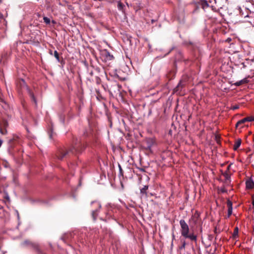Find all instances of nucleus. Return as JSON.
Returning a JSON list of instances; mask_svg holds the SVG:
<instances>
[{
	"instance_id": "f257e3e1",
	"label": "nucleus",
	"mask_w": 254,
	"mask_h": 254,
	"mask_svg": "<svg viewBox=\"0 0 254 254\" xmlns=\"http://www.w3.org/2000/svg\"><path fill=\"white\" fill-rule=\"evenodd\" d=\"M84 148V146L81 141L77 138H74L71 147L68 149L65 148L59 149L57 153L56 156L59 160H62L69 156L70 154L76 155L80 153Z\"/></svg>"
},
{
	"instance_id": "f03ea898",
	"label": "nucleus",
	"mask_w": 254,
	"mask_h": 254,
	"mask_svg": "<svg viewBox=\"0 0 254 254\" xmlns=\"http://www.w3.org/2000/svg\"><path fill=\"white\" fill-rule=\"evenodd\" d=\"M180 225L181 226V233L183 237L185 238L189 239L192 241L196 242L197 241L196 235H194L193 233L189 234V226L185 220H180Z\"/></svg>"
},
{
	"instance_id": "7ed1b4c3",
	"label": "nucleus",
	"mask_w": 254,
	"mask_h": 254,
	"mask_svg": "<svg viewBox=\"0 0 254 254\" xmlns=\"http://www.w3.org/2000/svg\"><path fill=\"white\" fill-rule=\"evenodd\" d=\"M22 246L24 247H28L33 250L36 251L39 254H45L40 250L39 245L35 242H33L29 240H26L24 241L22 244Z\"/></svg>"
},
{
	"instance_id": "20e7f679",
	"label": "nucleus",
	"mask_w": 254,
	"mask_h": 254,
	"mask_svg": "<svg viewBox=\"0 0 254 254\" xmlns=\"http://www.w3.org/2000/svg\"><path fill=\"white\" fill-rule=\"evenodd\" d=\"M144 143V149L150 152H152V148L156 145V140L153 138H146Z\"/></svg>"
},
{
	"instance_id": "39448f33",
	"label": "nucleus",
	"mask_w": 254,
	"mask_h": 254,
	"mask_svg": "<svg viewBox=\"0 0 254 254\" xmlns=\"http://www.w3.org/2000/svg\"><path fill=\"white\" fill-rule=\"evenodd\" d=\"M19 137L17 135H13L12 138L9 139L8 142V151L10 154H12V150L15 145L18 142Z\"/></svg>"
},
{
	"instance_id": "423d86ee",
	"label": "nucleus",
	"mask_w": 254,
	"mask_h": 254,
	"mask_svg": "<svg viewBox=\"0 0 254 254\" xmlns=\"http://www.w3.org/2000/svg\"><path fill=\"white\" fill-rule=\"evenodd\" d=\"M92 206L95 208L92 211V216L94 220H95L97 216V212L100 209L101 205L100 203L98 201H93L91 203Z\"/></svg>"
},
{
	"instance_id": "0eeeda50",
	"label": "nucleus",
	"mask_w": 254,
	"mask_h": 254,
	"mask_svg": "<svg viewBox=\"0 0 254 254\" xmlns=\"http://www.w3.org/2000/svg\"><path fill=\"white\" fill-rule=\"evenodd\" d=\"M200 218V215L198 211H195L194 214L191 216L190 221H192L194 225L197 224L198 223V221Z\"/></svg>"
},
{
	"instance_id": "6e6552de",
	"label": "nucleus",
	"mask_w": 254,
	"mask_h": 254,
	"mask_svg": "<svg viewBox=\"0 0 254 254\" xmlns=\"http://www.w3.org/2000/svg\"><path fill=\"white\" fill-rule=\"evenodd\" d=\"M102 56L105 58V61H111L114 59V57L109 52L105 50L102 52Z\"/></svg>"
},
{
	"instance_id": "1a4fd4ad",
	"label": "nucleus",
	"mask_w": 254,
	"mask_h": 254,
	"mask_svg": "<svg viewBox=\"0 0 254 254\" xmlns=\"http://www.w3.org/2000/svg\"><path fill=\"white\" fill-rule=\"evenodd\" d=\"M227 205L228 207L227 218H229L230 216L232 214V210H233L232 202L230 199H228L227 200Z\"/></svg>"
},
{
	"instance_id": "9d476101",
	"label": "nucleus",
	"mask_w": 254,
	"mask_h": 254,
	"mask_svg": "<svg viewBox=\"0 0 254 254\" xmlns=\"http://www.w3.org/2000/svg\"><path fill=\"white\" fill-rule=\"evenodd\" d=\"M246 122H247L246 121L245 118L239 121L235 125L236 128L240 127V128H242L244 127V124Z\"/></svg>"
},
{
	"instance_id": "9b49d317",
	"label": "nucleus",
	"mask_w": 254,
	"mask_h": 254,
	"mask_svg": "<svg viewBox=\"0 0 254 254\" xmlns=\"http://www.w3.org/2000/svg\"><path fill=\"white\" fill-rule=\"evenodd\" d=\"M185 82L180 81V82L178 83V85L176 86V87L174 89L175 92H178L182 90V89L185 86Z\"/></svg>"
},
{
	"instance_id": "f8f14e48",
	"label": "nucleus",
	"mask_w": 254,
	"mask_h": 254,
	"mask_svg": "<svg viewBox=\"0 0 254 254\" xmlns=\"http://www.w3.org/2000/svg\"><path fill=\"white\" fill-rule=\"evenodd\" d=\"M199 4L201 6V8L203 9L207 8L209 7V4L206 0H200L199 2Z\"/></svg>"
},
{
	"instance_id": "ddd939ff",
	"label": "nucleus",
	"mask_w": 254,
	"mask_h": 254,
	"mask_svg": "<svg viewBox=\"0 0 254 254\" xmlns=\"http://www.w3.org/2000/svg\"><path fill=\"white\" fill-rule=\"evenodd\" d=\"M246 188L249 189H252L254 187V182L251 179L247 180L246 182Z\"/></svg>"
},
{
	"instance_id": "4468645a",
	"label": "nucleus",
	"mask_w": 254,
	"mask_h": 254,
	"mask_svg": "<svg viewBox=\"0 0 254 254\" xmlns=\"http://www.w3.org/2000/svg\"><path fill=\"white\" fill-rule=\"evenodd\" d=\"M223 176L225 178V183L228 184L230 183V175L229 174L228 171H225L224 173H223Z\"/></svg>"
},
{
	"instance_id": "2eb2a0df",
	"label": "nucleus",
	"mask_w": 254,
	"mask_h": 254,
	"mask_svg": "<svg viewBox=\"0 0 254 254\" xmlns=\"http://www.w3.org/2000/svg\"><path fill=\"white\" fill-rule=\"evenodd\" d=\"M242 140L241 139H238L236 140L234 145L233 146V149L237 150L241 144Z\"/></svg>"
},
{
	"instance_id": "dca6fc26",
	"label": "nucleus",
	"mask_w": 254,
	"mask_h": 254,
	"mask_svg": "<svg viewBox=\"0 0 254 254\" xmlns=\"http://www.w3.org/2000/svg\"><path fill=\"white\" fill-rule=\"evenodd\" d=\"M27 89L31 99L34 102L35 104H36V100L34 95L33 93L31 91V90L29 88L27 87Z\"/></svg>"
},
{
	"instance_id": "f3484780",
	"label": "nucleus",
	"mask_w": 254,
	"mask_h": 254,
	"mask_svg": "<svg viewBox=\"0 0 254 254\" xmlns=\"http://www.w3.org/2000/svg\"><path fill=\"white\" fill-rule=\"evenodd\" d=\"M1 102L2 103L1 106L4 110H7L9 109V105L5 102V101L3 99H1Z\"/></svg>"
},
{
	"instance_id": "a211bd4d",
	"label": "nucleus",
	"mask_w": 254,
	"mask_h": 254,
	"mask_svg": "<svg viewBox=\"0 0 254 254\" xmlns=\"http://www.w3.org/2000/svg\"><path fill=\"white\" fill-rule=\"evenodd\" d=\"M148 189V186L145 185L144 186L143 188L140 189V193L142 194H144L145 195H147L146 190Z\"/></svg>"
},
{
	"instance_id": "6ab92c4d",
	"label": "nucleus",
	"mask_w": 254,
	"mask_h": 254,
	"mask_svg": "<svg viewBox=\"0 0 254 254\" xmlns=\"http://www.w3.org/2000/svg\"><path fill=\"white\" fill-rule=\"evenodd\" d=\"M1 127L6 129V128L8 126V124L7 121L3 120L2 121L1 124Z\"/></svg>"
},
{
	"instance_id": "aec40b11",
	"label": "nucleus",
	"mask_w": 254,
	"mask_h": 254,
	"mask_svg": "<svg viewBox=\"0 0 254 254\" xmlns=\"http://www.w3.org/2000/svg\"><path fill=\"white\" fill-rule=\"evenodd\" d=\"M238 232H239L238 228V227H236L234 229V232L233 234V239H235L238 237Z\"/></svg>"
},
{
	"instance_id": "412c9836",
	"label": "nucleus",
	"mask_w": 254,
	"mask_h": 254,
	"mask_svg": "<svg viewBox=\"0 0 254 254\" xmlns=\"http://www.w3.org/2000/svg\"><path fill=\"white\" fill-rule=\"evenodd\" d=\"M117 6H118V8L119 10L123 11V9H124V7L125 6V5L121 1H119L118 3Z\"/></svg>"
},
{
	"instance_id": "4be33fe9",
	"label": "nucleus",
	"mask_w": 254,
	"mask_h": 254,
	"mask_svg": "<svg viewBox=\"0 0 254 254\" xmlns=\"http://www.w3.org/2000/svg\"><path fill=\"white\" fill-rule=\"evenodd\" d=\"M0 133L3 135H5L7 133V131L6 129L1 127H0Z\"/></svg>"
},
{
	"instance_id": "5701e85b",
	"label": "nucleus",
	"mask_w": 254,
	"mask_h": 254,
	"mask_svg": "<svg viewBox=\"0 0 254 254\" xmlns=\"http://www.w3.org/2000/svg\"><path fill=\"white\" fill-rule=\"evenodd\" d=\"M54 57L56 58L58 62H60V57L58 52L57 51H55L54 53Z\"/></svg>"
},
{
	"instance_id": "b1692460",
	"label": "nucleus",
	"mask_w": 254,
	"mask_h": 254,
	"mask_svg": "<svg viewBox=\"0 0 254 254\" xmlns=\"http://www.w3.org/2000/svg\"><path fill=\"white\" fill-rule=\"evenodd\" d=\"M245 118H246V121L247 122L254 121V117H253V116L247 117Z\"/></svg>"
},
{
	"instance_id": "393cba45",
	"label": "nucleus",
	"mask_w": 254,
	"mask_h": 254,
	"mask_svg": "<svg viewBox=\"0 0 254 254\" xmlns=\"http://www.w3.org/2000/svg\"><path fill=\"white\" fill-rule=\"evenodd\" d=\"M43 20L44 22L47 24L50 23V19L47 17H44Z\"/></svg>"
},
{
	"instance_id": "a878e982",
	"label": "nucleus",
	"mask_w": 254,
	"mask_h": 254,
	"mask_svg": "<svg viewBox=\"0 0 254 254\" xmlns=\"http://www.w3.org/2000/svg\"><path fill=\"white\" fill-rule=\"evenodd\" d=\"M242 84H244V83L243 82V80H241L240 81H239L238 82H235V83H234V85L236 86H239Z\"/></svg>"
},
{
	"instance_id": "bb28decb",
	"label": "nucleus",
	"mask_w": 254,
	"mask_h": 254,
	"mask_svg": "<svg viewBox=\"0 0 254 254\" xmlns=\"http://www.w3.org/2000/svg\"><path fill=\"white\" fill-rule=\"evenodd\" d=\"M49 136L50 138H52L53 135L54 134V132H53L52 129L50 128V130L48 132Z\"/></svg>"
},
{
	"instance_id": "cd10ccee",
	"label": "nucleus",
	"mask_w": 254,
	"mask_h": 254,
	"mask_svg": "<svg viewBox=\"0 0 254 254\" xmlns=\"http://www.w3.org/2000/svg\"><path fill=\"white\" fill-rule=\"evenodd\" d=\"M239 108V106L238 105H235L231 107V109L232 110H235Z\"/></svg>"
},
{
	"instance_id": "c85d7f7f",
	"label": "nucleus",
	"mask_w": 254,
	"mask_h": 254,
	"mask_svg": "<svg viewBox=\"0 0 254 254\" xmlns=\"http://www.w3.org/2000/svg\"><path fill=\"white\" fill-rule=\"evenodd\" d=\"M101 79L99 77H96V82L97 84H99L101 83Z\"/></svg>"
},
{
	"instance_id": "c756f323",
	"label": "nucleus",
	"mask_w": 254,
	"mask_h": 254,
	"mask_svg": "<svg viewBox=\"0 0 254 254\" xmlns=\"http://www.w3.org/2000/svg\"><path fill=\"white\" fill-rule=\"evenodd\" d=\"M119 170H120V174L121 175H123V170L122 169V167L120 165H119Z\"/></svg>"
},
{
	"instance_id": "7c9ffc66",
	"label": "nucleus",
	"mask_w": 254,
	"mask_h": 254,
	"mask_svg": "<svg viewBox=\"0 0 254 254\" xmlns=\"http://www.w3.org/2000/svg\"><path fill=\"white\" fill-rule=\"evenodd\" d=\"M242 80H243L244 84L247 83L249 82V80L247 79V78H244L243 79H242Z\"/></svg>"
},
{
	"instance_id": "2f4dec72",
	"label": "nucleus",
	"mask_w": 254,
	"mask_h": 254,
	"mask_svg": "<svg viewBox=\"0 0 254 254\" xmlns=\"http://www.w3.org/2000/svg\"><path fill=\"white\" fill-rule=\"evenodd\" d=\"M186 247V243L185 242H184L182 246L181 247L180 249H184Z\"/></svg>"
},
{
	"instance_id": "473e14b6",
	"label": "nucleus",
	"mask_w": 254,
	"mask_h": 254,
	"mask_svg": "<svg viewBox=\"0 0 254 254\" xmlns=\"http://www.w3.org/2000/svg\"><path fill=\"white\" fill-rule=\"evenodd\" d=\"M96 92L98 96H100V93L98 90H96Z\"/></svg>"
},
{
	"instance_id": "72a5a7b5",
	"label": "nucleus",
	"mask_w": 254,
	"mask_h": 254,
	"mask_svg": "<svg viewBox=\"0 0 254 254\" xmlns=\"http://www.w3.org/2000/svg\"><path fill=\"white\" fill-rule=\"evenodd\" d=\"M230 167H231V164L228 165V166L227 167V170L226 171H228V172H229V170H230Z\"/></svg>"
},
{
	"instance_id": "f704fd0d",
	"label": "nucleus",
	"mask_w": 254,
	"mask_h": 254,
	"mask_svg": "<svg viewBox=\"0 0 254 254\" xmlns=\"http://www.w3.org/2000/svg\"><path fill=\"white\" fill-rule=\"evenodd\" d=\"M231 41V39L230 38H228V39H226V41L227 42H230V41Z\"/></svg>"
},
{
	"instance_id": "c9c22d12",
	"label": "nucleus",
	"mask_w": 254,
	"mask_h": 254,
	"mask_svg": "<svg viewBox=\"0 0 254 254\" xmlns=\"http://www.w3.org/2000/svg\"><path fill=\"white\" fill-rule=\"evenodd\" d=\"M221 191L222 192H226V190H225V189L223 188V189H222Z\"/></svg>"
},
{
	"instance_id": "e433bc0d",
	"label": "nucleus",
	"mask_w": 254,
	"mask_h": 254,
	"mask_svg": "<svg viewBox=\"0 0 254 254\" xmlns=\"http://www.w3.org/2000/svg\"><path fill=\"white\" fill-rule=\"evenodd\" d=\"M3 19V15L0 13V20Z\"/></svg>"
},
{
	"instance_id": "4c0bfd02",
	"label": "nucleus",
	"mask_w": 254,
	"mask_h": 254,
	"mask_svg": "<svg viewBox=\"0 0 254 254\" xmlns=\"http://www.w3.org/2000/svg\"><path fill=\"white\" fill-rule=\"evenodd\" d=\"M1 240H2V238L1 237H0V251H1Z\"/></svg>"
},
{
	"instance_id": "58836bf2",
	"label": "nucleus",
	"mask_w": 254,
	"mask_h": 254,
	"mask_svg": "<svg viewBox=\"0 0 254 254\" xmlns=\"http://www.w3.org/2000/svg\"><path fill=\"white\" fill-rule=\"evenodd\" d=\"M2 142H3L2 140H1V139H0V147H1V145H2Z\"/></svg>"
},
{
	"instance_id": "ea45409f",
	"label": "nucleus",
	"mask_w": 254,
	"mask_h": 254,
	"mask_svg": "<svg viewBox=\"0 0 254 254\" xmlns=\"http://www.w3.org/2000/svg\"><path fill=\"white\" fill-rule=\"evenodd\" d=\"M49 54H50V55H53V53H52V50H50V51H49Z\"/></svg>"
},
{
	"instance_id": "a19ab883",
	"label": "nucleus",
	"mask_w": 254,
	"mask_h": 254,
	"mask_svg": "<svg viewBox=\"0 0 254 254\" xmlns=\"http://www.w3.org/2000/svg\"><path fill=\"white\" fill-rule=\"evenodd\" d=\"M172 238H173V240H174L175 239V235L174 234H173V235H172Z\"/></svg>"
},
{
	"instance_id": "79ce46f5",
	"label": "nucleus",
	"mask_w": 254,
	"mask_h": 254,
	"mask_svg": "<svg viewBox=\"0 0 254 254\" xmlns=\"http://www.w3.org/2000/svg\"><path fill=\"white\" fill-rule=\"evenodd\" d=\"M252 204H253V206H254V198L253 200Z\"/></svg>"
},
{
	"instance_id": "37998d69",
	"label": "nucleus",
	"mask_w": 254,
	"mask_h": 254,
	"mask_svg": "<svg viewBox=\"0 0 254 254\" xmlns=\"http://www.w3.org/2000/svg\"><path fill=\"white\" fill-rule=\"evenodd\" d=\"M21 81L24 84L25 83V82H24V80H23V79H21Z\"/></svg>"
},
{
	"instance_id": "c03bdc74",
	"label": "nucleus",
	"mask_w": 254,
	"mask_h": 254,
	"mask_svg": "<svg viewBox=\"0 0 254 254\" xmlns=\"http://www.w3.org/2000/svg\"><path fill=\"white\" fill-rule=\"evenodd\" d=\"M200 232H202V228L201 227L200 228Z\"/></svg>"
},
{
	"instance_id": "a18cd8bd",
	"label": "nucleus",
	"mask_w": 254,
	"mask_h": 254,
	"mask_svg": "<svg viewBox=\"0 0 254 254\" xmlns=\"http://www.w3.org/2000/svg\"><path fill=\"white\" fill-rule=\"evenodd\" d=\"M214 232L215 233H216V229L215 228V230H214Z\"/></svg>"
},
{
	"instance_id": "49530a36",
	"label": "nucleus",
	"mask_w": 254,
	"mask_h": 254,
	"mask_svg": "<svg viewBox=\"0 0 254 254\" xmlns=\"http://www.w3.org/2000/svg\"><path fill=\"white\" fill-rule=\"evenodd\" d=\"M90 74H91V75H92V74H93L92 72H91Z\"/></svg>"
}]
</instances>
